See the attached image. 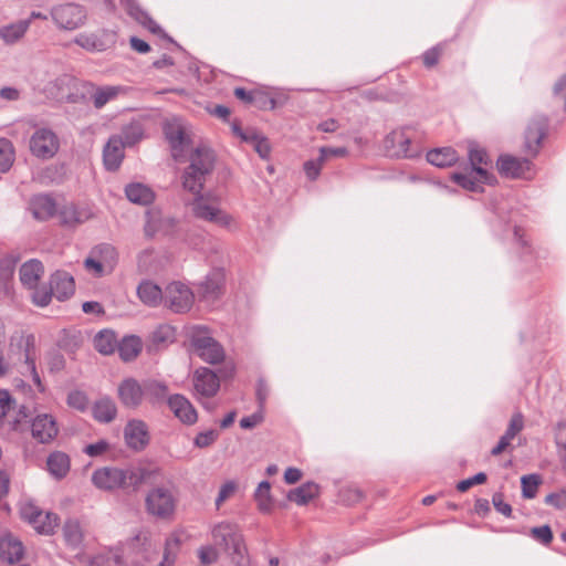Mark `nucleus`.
Listing matches in <instances>:
<instances>
[{
  "mask_svg": "<svg viewBox=\"0 0 566 566\" xmlns=\"http://www.w3.org/2000/svg\"><path fill=\"white\" fill-rule=\"evenodd\" d=\"M470 167L464 171H457L451 175V180L469 191L482 190L483 184L491 182V176L484 168L489 164L488 154L484 149L471 145L469 148Z\"/></svg>",
  "mask_w": 566,
  "mask_h": 566,
  "instance_id": "1",
  "label": "nucleus"
},
{
  "mask_svg": "<svg viewBox=\"0 0 566 566\" xmlns=\"http://www.w3.org/2000/svg\"><path fill=\"white\" fill-rule=\"evenodd\" d=\"M146 473L143 469H120L104 467L92 474L93 484L104 491L133 488L136 490L145 480Z\"/></svg>",
  "mask_w": 566,
  "mask_h": 566,
  "instance_id": "2",
  "label": "nucleus"
},
{
  "mask_svg": "<svg viewBox=\"0 0 566 566\" xmlns=\"http://www.w3.org/2000/svg\"><path fill=\"white\" fill-rule=\"evenodd\" d=\"M214 153L206 147H197L190 154V164L184 174V187L192 193H199L214 167Z\"/></svg>",
  "mask_w": 566,
  "mask_h": 566,
  "instance_id": "3",
  "label": "nucleus"
},
{
  "mask_svg": "<svg viewBox=\"0 0 566 566\" xmlns=\"http://www.w3.org/2000/svg\"><path fill=\"white\" fill-rule=\"evenodd\" d=\"M33 354L34 337L32 335L17 334L11 336L8 348V359L12 364L24 363L33 382L43 391L44 387L36 371Z\"/></svg>",
  "mask_w": 566,
  "mask_h": 566,
  "instance_id": "4",
  "label": "nucleus"
},
{
  "mask_svg": "<svg viewBox=\"0 0 566 566\" xmlns=\"http://www.w3.org/2000/svg\"><path fill=\"white\" fill-rule=\"evenodd\" d=\"M177 501V492L172 485H158L146 495V512L159 520H171L176 511Z\"/></svg>",
  "mask_w": 566,
  "mask_h": 566,
  "instance_id": "5",
  "label": "nucleus"
},
{
  "mask_svg": "<svg viewBox=\"0 0 566 566\" xmlns=\"http://www.w3.org/2000/svg\"><path fill=\"white\" fill-rule=\"evenodd\" d=\"M211 534L216 545L223 547L235 564L242 563L247 547L243 536L237 526L229 523H220L212 528Z\"/></svg>",
  "mask_w": 566,
  "mask_h": 566,
  "instance_id": "6",
  "label": "nucleus"
},
{
  "mask_svg": "<svg viewBox=\"0 0 566 566\" xmlns=\"http://www.w3.org/2000/svg\"><path fill=\"white\" fill-rule=\"evenodd\" d=\"M196 195L197 197L191 202V211L196 218L223 228H229L232 224V217L220 208L217 197L203 196L200 192Z\"/></svg>",
  "mask_w": 566,
  "mask_h": 566,
  "instance_id": "7",
  "label": "nucleus"
},
{
  "mask_svg": "<svg viewBox=\"0 0 566 566\" xmlns=\"http://www.w3.org/2000/svg\"><path fill=\"white\" fill-rule=\"evenodd\" d=\"M191 345L200 358L209 364L221 363L224 358L222 346L210 335L208 328L196 326L190 334Z\"/></svg>",
  "mask_w": 566,
  "mask_h": 566,
  "instance_id": "8",
  "label": "nucleus"
},
{
  "mask_svg": "<svg viewBox=\"0 0 566 566\" xmlns=\"http://www.w3.org/2000/svg\"><path fill=\"white\" fill-rule=\"evenodd\" d=\"M415 137L411 127L397 128L386 136L384 147L391 157L412 158L419 154V148L413 145Z\"/></svg>",
  "mask_w": 566,
  "mask_h": 566,
  "instance_id": "9",
  "label": "nucleus"
},
{
  "mask_svg": "<svg viewBox=\"0 0 566 566\" xmlns=\"http://www.w3.org/2000/svg\"><path fill=\"white\" fill-rule=\"evenodd\" d=\"M193 396L205 408H209L206 399L214 397L220 389L218 375L207 367H200L192 374Z\"/></svg>",
  "mask_w": 566,
  "mask_h": 566,
  "instance_id": "10",
  "label": "nucleus"
},
{
  "mask_svg": "<svg viewBox=\"0 0 566 566\" xmlns=\"http://www.w3.org/2000/svg\"><path fill=\"white\" fill-rule=\"evenodd\" d=\"M51 17L60 29L73 31L85 24L87 13L78 4L65 3L54 7Z\"/></svg>",
  "mask_w": 566,
  "mask_h": 566,
  "instance_id": "11",
  "label": "nucleus"
},
{
  "mask_svg": "<svg viewBox=\"0 0 566 566\" xmlns=\"http://www.w3.org/2000/svg\"><path fill=\"white\" fill-rule=\"evenodd\" d=\"M193 301L192 291L181 282H171L164 291V303L174 313L180 314L190 311Z\"/></svg>",
  "mask_w": 566,
  "mask_h": 566,
  "instance_id": "12",
  "label": "nucleus"
},
{
  "mask_svg": "<svg viewBox=\"0 0 566 566\" xmlns=\"http://www.w3.org/2000/svg\"><path fill=\"white\" fill-rule=\"evenodd\" d=\"M165 136L171 147L172 156L179 159L190 145V137L185 125L177 118L167 120L164 126Z\"/></svg>",
  "mask_w": 566,
  "mask_h": 566,
  "instance_id": "13",
  "label": "nucleus"
},
{
  "mask_svg": "<svg viewBox=\"0 0 566 566\" xmlns=\"http://www.w3.org/2000/svg\"><path fill=\"white\" fill-rule=\"evenodd\" d=\"M59 149L56 135L48 128H39L30 139V150L39 158H51Z\"/></svg>",
  "mask_w": 566,
  "mask_h": 566,
  "instance_id": "14",
  "label": "nucleus"
},
{
  "mask_svg": "<svg viewBox=\"0 0 566 566\" xmlns=\"http://www.w3.org/2000/svg\"><path fill=\"white\" fill-rule=\"evenodd\" d=\"M31 436L39 443H51L59 434V426L50 413H38L31 420Z\"/></svg>",
  "mask_w": 566,
  "mask_h": 566,
  "instance_id": "15",
  "label": "nucleus"
},
{
  "mask_svg": "<svg viewBox=\"0 0 566 566\" xmlns=\"http://www.w3.org/2000/svg\"><path fill=\"white\" fill-rule=\"evenodd\" d=\"M117 397L124 407L138 408L145 398L144 382L140 384L133 377L123 379L117 387Z\"/></svg>",
  "mask_w": 566,
  "mask_h": 566,
  "instance_id": "16",
  "label": "nucleus"
},
{
  "mask_svg": "<svg viewBox=\"0 0 566 566\" xmlns=\"http://www.w3.org/2000/svg\"><path fill=\"white\" fill-rule=\"evenodd\" d=\"M499 171L510 178H525L533 176V165L528 159L503 155L497 160Z\"/></svg>",
  "mask_w": 566,
  "mask_h": 566,
  "instance_id": "17",
  "label": "nucleus"
},
{
  "mask_svg": "<svg viewBox=\"0 0 566 566\" xmlns=\"http://www.w3.org/2000/svg\"><path fill=\"white\" fill-rule=\"evenodd\" d=\"M174 226L175 221L172 218L165 216L161 210L153 208L146 212L144 233L147 238L151 239L157 234L169 233Z\"/></svg>",
  "mask_w": 566,
  "mask_h": 566,
  "instance_id": "18",
  "label": "nucleus"
},
{
  "mask_svg": "<svg viewBox=\"0 0 566 566\" xmlns=\"http://www.w3.org/2000/svg\"><path fill=\"white\" fill-rule=\"evenodd\" d=\"M82 86L97 109L104 107L108 102L114 101L119 94L125 92L124 87L118 85L96 86L91 82H85Z\"/></svg>",
  "mask_w": 566,
  "mask_h": 566,
  "instance_id": "19",
  "label": "nucleus"
},
{
  "mask_svg": "<svg viewBox=\"0 0 566 566\" xmlns=\"http://www.w3.org/2000/svg\"><path fill=\"white\" fill-rule=\"evenodd\" d=\"M547 128V118L538 116L532 119L525 133V151L535 156L538 153L541 143L545 137Z\"/></svg>",
  "mask_w": 566,
  "mask_h": 566,
  "instance_id": "20",
  "label": "nucleus"
},
{
  "mask_svg": "<svg viewBox=\"0 0 566 566\" xmlns=\"http://www.w3.org/2000/svg\"><path fill=\"white\" fill-rule=\"evenodd\" d=\"M167 403L175 417L182 423L193 424L197 421V410L185 396L175 394L168 398Z\"/></svg>",
  "mask_w": 566,
  "mask_h": 566,
  "instance_id": "21",
  "label": "nucleus"
},
{
  "mask_svg": "<svg viewBox=\"0 0 566 566\" xmlns=\"http://www.w3.org/2000/svg\"><path fill=\"white\" fill-rule=\"evenodd\" d=\"M124 438L127 446L134 450H142L148 443L146 424L140 420H130L124 430Z\"/></svg>",
  "mask_w": 566,
  "mask_h": 566,
  "instance_id": "22",
  "label": "nucleus"
},
{
  "mask_svg": "<svg viewBox=\"0 0 566 566\" xmlns=\"http://www.w3.org/2000/svg\"><path fill=\"white\" fill-rule=\"evenodd\" d=\"M123 140L118 136H112L104 147L103 159L107 170H116L124 158Z\"/></svg>",
  "mask_w": 566,
  "mask_h": 566,
  "instance_id": "23",
  "label": "nucleus"
},
{
  "mask_svg": "<svg viewBox=\"0 0 566 566\" xmlns=\"http://www.w3.org/2000/svg\"><path fill=\"white\" fill-rule=\"evenodd\" d=\"M224 273L220 269L212 270L199 285V293L207 301L216 300L221 293Z\"/></svg>",
  "mask_w": 566,
  "mask_h": 566,
  "instance_id": "24",
  "label": "nucleus"
},
{
  "mask_svg": "<svg viewBox=\"0 0 566 566\" xmlns=\"http://www.w3.org/2000/svg\"><path fill=\"white\" fill-rule=\"evenodd\" d=\"M23 556V545L21 541L11 534L3 535L0 538V558L9 564L19 562Z\"/></svg>",
  "mask_w": 566,
  "mask_h": 566,
  "instance_id": "25",
  "label": "nucleus"
},
{
  "mask_svg": "<svg viewBox=\"0 0 566 566\" xmlns=\"http://www.w3.org/2000/svg\"><path fill=\"white\" fill-rule=\"evenodd\" d=\"M43 273L42 263L38 260H30L20 268V281L27 289L35 290Z\"/></svg>",
  "mask_w": 566,
  "mask_h": 566,
  "instance_id": "26",
  "label": "nucleus"
},
{
  "mask_svg": "<svg viewBox=\"0 0 566 566\" xmlns=\"http://www.w3.org/2000/svg\"><path fill=\"white\" fill-rule=\"evenodd\" d=\"M92 413L96 421L109 423L117 416V406L111 397L104 396L94 402Z\"/></svg>",
  "mask_w": 566,
  "mask_h": 566,
  "instance_id": "27",
  "label": "nucleus"
},
{
  "mask_svg": "<svg viewBox=\"0 0 566 566\" xmlns=\"http://www.w3.org/2000/svg\"><path fill=\"white\" fill-rule=\"evenodd\" d=\"M50 286H52L54 296L60 301L67 298L74 293V280L66 272H55L51 276Z\"/></svg>",
  "mask_w": 566,
  "mask_h": 566,
  "instance_id": "28",
  "label": "nucleus"
},
{
  "mask_svg": "<svg viewBox=\"0 0 566 566\" xmlns=\"http://www.w3.org/2000/svg\"><path fill=\"white\" fill-rule=\"evenodd\" d=\"M30 209L35 219L46 220L56 212V203L52 197L39 195L31 200Z\"/></svg>",
  "mask_w": 566,
  "mask_h": 566,
  "instance_id": "29",
  "label": "nucleus"
},
{
  "mask_svg": "<svg viewBox=\"0 0 566 566\" xmlns=\"http://www.w3.org/2000/svg\"><path fill=\"white\" fill-rule=\"evenodd\" d=\"M46 468L53 478L61 480L65 478L70 471V458L64 452L54 451L46 459Z\"/></svg>",
  "mask_w": 566,
  "mask_h": 566,
  "instance_id": "30",
  "label": "nucleus"
},
{
  "mask_svg": "<svg viewBox=\"0 0 566 566\" xmlns=\"http://www.w3.org/2000/svg\"><path fill=\"white\" fill-rule=\"evenodd\" d=\"M233 130L241 137L242 140L250 143L261 158L269 157L271 147L269 140L264 136L259 135L254 130L243 132L237 126H233Z\"/></svg>",
  "mask_w": 566,
  "mask_h": 566,
  "instance_id": "31",
  "label": "nucleus"
},
{
  "mask_svg": "<svg viewBox=\"0 0 566 566\" xmlns=\"http://www.w3.org/2000/svg\"><path fill=\"white\" fill-rule=\"evenodd\" d=\"M59 217L63 224L73 227L87 221L91 213L85 209H78L73 203H67L60 209Z\"/></svg>",
  "mask_w": 566,
  "mask_h": 566,
  "instance_id": "32",
  "label": "nucleus"
},
{
  "mask_svg": "<svg viewBox=\"0 0 566 566\" xmlns=\"http://www.w3.org/2000/svg\"><path fill=\"white\" fill-rule=\"evenodd\" d=\"M459 159L457 151L451 147L432 149L427 153V160L433 166L444 168L454 165Z\"/></svg>",
  "mask_w": 566,
  "mask_h": 566,
  "instance_id": "33",
  "label": "nucleus"
},
{
  "mask_svg": "<svg viewBox=\"0 0 566 566\" xmlns=\"http://www.w3.org/2000/svg\"><path fill=\"white\" fill-rule=\"evenodd\" d=\"M137 294L140 301L148 306H157L164 301V292L150 281L142 282L138 285Z\"/></svg>",
  "mask_w": 566,
  "mask_h": 566,
  "instance_id": "34",
  "label": "nucleus"
},
{
  "mask_svg": "<svg viewBox=\"0 0 566 566\" xmlns=\"http://www.w3.org/2000/svg\"><path fill=\"white\" fill-rule=\"evenodd\" d=\"M65 544L71 548H78L84 538V532L77 520H67L62 528Z\"/></svg>",
  "mask_w": 566,
  "mask_h": 566,
  "instance_id": "35",
  "label": "nucleus"
},
{
  "mask_svg": "<svg viewBox=\"0 0 566 566\" xmlns=\"http://www.w3.org/2000/svg\"><path fill=\"white\" fill-rule=\"evenodd\" d=\"M319 493V488L316 483L307 482L301 486L291 490L287 494V499L297 505H305Z\"/></svg>",
  "mask_w": 566,
  "mask_h": 566,
  "instance_id": "36",
  "label": "nucleus"
},
{
  "mask_svg": "<svg viewBox=\"0 0 566 566\" xmlns=\"http://www.w3.org/2000/svg\"><path fill=\"white\" fill-rule=\"evenodd\" d=\"M129 201L138 205H149L154 200L153 190L143 184H130L125 188Z\"/></svg>",
  "mask_w": 566,
  "mask_h": 566,
  "instance_id": "37",
  "label": "nucleus"
},
{
  "mask_svg": "<svg viewBox=\"0 0 566 566\" xmlns=\"http://www.w3.org/2000/svg\"><path fill=\"white\" fill-rule=\"evenodd\" d=\"M143 344L137 336H126L118 344V354L124 361L135 359L142 352Z\"/></svg>",
  "mask_w": 566,
  "mask_h": 566,
  "instance_id": "38",
  "label": "nucleus"
},
{
  "mask_svg": "<svg viewBox=\"0 0 566 566\" xmlns=\"http://www.w3.org/2000/svg\"><path fill=\"white\" fill-rule=\"evenodd\" d=\"M91 254L96 258L99 262H102L106 269H109L111 271L114 270L116 263H117V252L116 249L108 244V243H102L96 245L92 249Z\"/></svg>",
  "mask_w": 566,
  "mask_h": 566,
  "instance_id": "39",
  "label": "nucleus"
},
{
  "mask_svg": "<svg viewBox=\"0 0 566 566\" xmlns=\"http://www.w3.org/2000/svg\"><path fill=\"white\" fill-rule=\"evenodd\" d=\"M95 349L103 354L109 355L114 353L115 348H118V343L115 334L112 331H102L94 337Z\"/></svg>",
  "mask_w": 566,
  "mask_h": 566,
  "instance_id": "40",
  "label": "nucleus"
},
{
  "mask_svg": "<svg viewBox=\"0 0 566 566\" xmlns=\"http://www.w3.org/2000/svg\"><path fill=\"white\" fill-rule=\"evenodd\" d=\"M181 546V538L178 533H172L166 538L164 558L157 566H172Z\"/></svg>",
  "mask_w": 566,
  "mask_h": 566,
  "instance_id": "41",
  "label": "nucleus"
},
{
  "mask_svg": "<svg viewBox=\"0 0 566 566\" xmlns=\"http://www.w3.org/2000/svg\"><path fill=\"white\" fill-rule=\"evenodd\" d=\"M144 388L145 397H147L151 403L161 401L168 394L167 385L154 379L144 381Z\"/></svg>",
  "mask_w": 566,
  "mask_h": 566,
  "instance_id": "42",
  "label": "nucleus"
},
{
  "mask_svg": "<svg viewBox=\"0 0 566 566\" xmlns=\"http://www.w3.org/2000/svg\"><path fill=\"white\" fill-rule=\"evenodd\" d=\"M29 28V22L22 21L15 24L6 25L0 29V38L7 43L12 44L19 41Z\"/></svg>",
  "mask_w": 566,
  "mask_h": 566,
  "instance_id": "43",
  "label": "nucleus"
},
{
  "mask_svg": "<svg viewBox=\"0 0 566 566\" xmlns=\"http://www.w3.org/2000/svg\"><path fill=\"white\" fill-rule=\"evenodd\" d=\"M255 501L260 511L268 513L272 509L271 485L268 481H262L254 493Z\"/></svg>",
  "mask_w": 566,
  "mask_h": 566,
  "instance_id": "44",
  "label": "nucleus"
},
{
  "mask_svg": "<svg viewBox=\"0 0 566 566\" xmlns=\"http://www.w3.org/2000/svg\"><path fill=\"white\" fill-rule=\"evenodd\" d=\"M151 344L156 347L165 346L175 340V328L170 325H159L150 336Z\"/></svg>",
  "mask_w": 566,
  "mask_h": 566,
  "instance_id": "45",
  "label": "nucleus"
},
{
  "mask_svg": "<svg viewBox=\"0 0 566 566\" xmlns=\"http://www.w3.org/2000/svg\"><path fill=\"white\" fill-rule=\"evenodd\" d=\"M92 566H124L122 555L117 549H111L93 557Z\"/></svg>",
  "mask_w": 566,
  "mask_h": 566,
  "instance_id": "46",
  "label": "nucleus"
},
{
  "mask_svg": "<svg viewBox=\"0 0 566 566\" xmlns=\"http://www.w3.org/2000/svg\"><path fill=\"white\" fill-rule=\"evenodd\" d=\"M143 133V127L139 123H130L117 136L122 138L125 146H133L142 139Z\"/></svg>",
  "mask_w": 566,
  "mask_h": 566,
  "instance_id": "47",
  "label": "nucleus"
},
{
  "mask_svg": "<svg viewBox=\"0 0 566 566\" xmlns=\"http://www.w3.org/2000/svg\"><path fill=\"white\" fill-rule=\"evenodd\" d=\"M74 42L87 51H104V43L93 33H80Z\"/></svg>",
  "mask_w": 566,
  "mask_h": 566,
  "instance_id": "48",
  "label": "nucleus"
},
{
  "mask_svg": "<svg viewBox=\"0 0 566 566\" xmlns=\"http://www.w3.org/2000/svg\"><path fill=\"white\" fill-rule=\"evenodd\" d=\"M44 516L50 518H39L36 524H32V526L39 534L51 535L59 525V516L51 512H44Z\"/></svg>",
  "mask_w": 566,
  "mask_h": 566,
  "instance_id": "49",
  "label": "nucleus"
},
{
  "mask_svg": "<svg viewBox=\"0 0 566 566\" xmlns=\"http://www.w3.org/2000/svg\"><path fill=\"white\" fill-rule=\"evenodd\" d=\"M14 160L12 144L8 139H0V171L6 172L10 169Z\"/></svg>",
  "mask_w": 566,
  "mask_h": 566,
  "instance_id": "50",
  "label": "nucleus"
},
{
  "mask_svg": "<svg viewBox=\"0 0 566 566\" xmlns=\"http://www.w3.org/2000/svg\"><path fill=\"white\" fill-rule=\"evenodd\" d=\"M522 495L525 499H533L537 493L541 478L537 474L523 475L521 479Z\"/></svg>",
  "mask_w": 566,
  "mask_h": 566,
  "instance_id": "51",
  "label": "nucleus"
},
{
  "mask_svg": "<svg viewBox=\"0 0 566 566\" xmlns=\"http://www.w3.org/2000/svg\"><path fill=\"white\" fill-rule=\"evenodd\" d=\"M20 513L21 517L31 525L36 524L39 518H50L49 516H44V512L32 503L23 504L21 506Z\"/></svg>",
  "mask_w": 566,
  "mask_h": 566,
  "instance_id": "52",
  "label": "nucleus"
},
{
  "mask_svg": "<svg viewBox=\"0 0 566 566\" xmlns=\"http://www.w3.org/2000/svg\"><path fill=\"white\" fill-rule=\"evenodd\" d=\"M67 405L78 411H85L88 407V397L84 391L73 390L67 395Z\"/></svg>",
  "mask_w": 566,
  "mask_h": 566,
  "instance_id": "53",
  "label": "nucleus"
},
{
  "mask_svg": "<svg viewBox=\"0 0 566 566\" xmlns=\"http://www.w3.org/2000/svg\"><path fill=\"white\" fill-rule=\"evenodd\" d=\"M555 440L564 469L566 470V423L560 422L556 428Z\"/></svg>",
  "mask_w": 566,
  "mask_h": 566,
  "instance_id": "54",
  "label": "nucleus"
},
{
  "mask_svg": "<svg viewBox=\"0 0 566 566\" xmlns=\"http://www.w3.org/2000/svg\"><path fill=\"white\" fill-rule=\"evenodd\" d=\"M219 437V433L217 430H207V431H202V432H199L195 440H193V443L196 447L198 448H207L209 446H211Z\"/></svg>",
  "mask_w": 566,
  "mask_h": 566,
  "instance_id": "55",
  "label": "nucleus"
},
{
  "mask_svg": "<svg viewBox=\"0 0 566 566\" xmlns=\"http://www.w3.org/2000/svg\"><path fill=\"white\" fill-rule=\"evenodd\" d=\"M237 483L233 481H228L221 485L219 494L216 499V506L219 509L222 503H224L228 499H230L237 491Z\"/></svg>",
  "mask_w": 566,
  "mask_h": 566,
  "instance_id": "56",
  "label": "nucleus"
},
{
  "mask_svg": "<svg viewBox=\"0 0 566 566\" xmlns=\"http://www.w3.org/2000/svg\"><path fill=\"white\" fill-rule=\"evenodd\" d=\"M198 557L202 565H211L218 559V552L211 545L201 546L198 549Z\"/></svg>",
  "mask_w": 566,
  "mask_h": 566,
  "instance_id": "57",
  "label": "nucleus"
},
{
  "mask_svg": "<svg viewBox=\"0 0 566 566\" xmlns=\"http://www.w3.org/2000/svg\"><path fill=\"white\" fill-rule=\"evenodd\" d=\"M524 429V416L516 411L510 419L506 432L515 438Z\"/></svg>",
  "mask_w": 566,
  "mask_h": 566,
  "instance_id": "58",
  "label": "nucleus"
},
{
  "mask_svg": "<svg viewBox=\"0 0 566 566\" xmlns=\"http://www.w3.org/2000/svg\"><path fill=\"white\" fill-rule=\"evenodd\" d=\"M84 265L87 271L93 272L96 276H102L112 272L92 254H90V256L84 261Z\"/></svg>",
  "mask_w": 566,
  "mask_h": 566,
  "instance_id": "59",
  "label": "nucleus"
},
{
  "mask_svg": "<svg viewBox=\"0 0 566 566\" xmlns=\"http://www.w3.org/2000/svg\"><path fill=\"white\" fill-rule=\"evenodd\" d=\"M531 535L544 545H548L553 539V533L548 525L533 527L531 530Z\"/></svg>",
  "mask_w": 566,
  "mask_h": 566,
  "instance_id": "60",
  "label": "nucleus"
},
{
  "mask_svg": "<svg viewBox=\"0 0 566 566\" xmlns=\"http://www.w3.org/2000/svg\"><path fill=\"white\" fill-rule=\"evenodd\" d=\"M486 479L488 478H486L485 473H483V472L476 473L475 475H473L469 479L460 481L457 485V490L459 492H467L473 485L484 483L486 481Z\"/></svg>",
  "mask_w": 566,
  "mask_h": 566,
  "instance_id": "61",
  "label": "nucleus"
},
{
  "mask_svg": "<svg viewBox=\"0 0 566 566\" xmlns=\"http://www.w3.org/2000/svg\"><path fill=\"white\" fill-rule=\"evenodd\" d=\"M109 449V443L106 440H98L95 443L87 444L84 452L90 457H98L104 454Z\"/></svg>",
  "mask_w": 566,
  "mask_h": 566,
  "instance_id": "62",
  "label": "nucleus"
},
{
  "mask_svg": "<svg viewBox=\"0 0 566 566\" xmlns=\"http://www.w3.org/2000/svg\"><path fill=\"white\" fill-rule=\"evenodd\" d=\"M545 503L556 509L566 507V491L551 493L545 497Z\"/></svg>",
  "mask_w": 566,
  "mask_h": 566,
  "instance_id": "63",
  "label": "nucleus"
},
{
  "mask_svg": "<svg viewBox=\"0 0 566 566\" xmlns=\"http://www.w3.org/2000/svg\"><path fill=\"white\" fill-rule=\"evenodd\" d=\"M553 94L555 98L564 101L566 109V73L563 74L555 83Z\"/></svg>",
  "mask_w": 566,
  "mask_h": 566,
  "instance_id": "64",
  "label": "nucleus"
}]
</instances>
